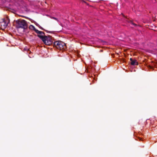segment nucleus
Instances as JSON below:
<instances>
[{
	"label": "nucleus",
	"instance_id": "nucleus-10",
	"mask_svg": "<svg viewBox=\"0 0 157 157\" xmlns=\"http://www.w3.org/2000/svg\"><path fill=\"white\" fill-rule=\"evenodd\" d=\"M53 18L54 19L57 20V19L54 17H53Z\"/></svg>",
	"mask_w": 157,
	"mask_h": 157
},
{
	"label": "nucleus",
	"instance_id": "nucleus-11",
	"mask_svg": "<svg viewBox=\"0 0 157 157\" xmlns=\"http://www.w3.org/2000/svg\"><path fill=\"white\" fill-rule=\"evenodd\" d=\"M142 140V139L140 138V140Z\"/></svg>",
	"mask_w": 157,
	"mask_h": 157
},
{
	"label": "nucleus",
	"instance_id": "nucleus-9",
	"mask_svg": "<svg viewBox=\"0 0 157 157\" xmlns=\"http://www.w3.org/2000/svg\"><path fill=\"white\" fill-rule=\"evenodd\" d=\"M41 29L42 30H44V31H47V32L48 31H46V30H44L43 28H41Z\"/></svg>",
	"mask_w": 157,
	"mask_h": 157
},
{
	"label": "nucleus",
	"instance_id": "nucleus-4",
	"mask_svg": "<svg viewBox=\"0 0 157 157\" xmlns=\"http://www.w3.org/2000/svg\"><path fill=\"white\" fill-rule=\"evenodd\" d=\"M45 40L42 41L46 45H50L53 44V42L52 37L50 36H45Z\"/></svg>",
	"mask_w": 157,
	"mask_h": 157
},
{
	"label": "nucleus",
	"instance_id": "nucleus-8",
	"mask_svg": "<svg viewBox=\"0 0 157 157\" xmlns=\"http://www.w3.org/2000/svg\"><path fill=\"white\" fill-rule=\"evenodd\" d=\"M130 23H131L132 24V25H136L135 24L133 23L132 21H130Z\"/></svg>",
	"mask_w": 157,
	"mask_h": 157
},
{
	"label": "nucleus",
	"instance_id": "nucleus-3",
	"mask_svg": "<svg viewBox=\"0 0 157 157\" xmlns=\"http://www.w3.org/2000/svg\"><path fill=\"white\" fill-rule=\"evenodd\" d=\"M10 22L9 19L7 17L1 20V29L4 30Z\"/></svg>",
	"mask_w": 157,
	"mask_h": 157
},
{
	"label": "nucleus",
	"instance_id": "nucleus-5",
	"mask_svg": "<svg viewBox=\"0 0 157 157\" xmlns=\"http://www.w3.org/2000/svg\"><path fill=\"white\" fill-rule=\"evenodd\" d=\"M39 32L36 33L38 34L37 36L41 39L42 41L45 40V33L44 32L39 31Z\"/></svg>",
	"mask_w": 157,
	"mask_h": 157
},
{
	"label": "nucleus",
	"instance_id": "nucleus-7",
	"mask_svg": "<svg viewBox=\"0 0 157 157\" xmlns=\"http://www.w3.org/2000/svg\"><path fill=\"white\" fill-rule=\"evenodd\" d=\"M30 29H33L36 33L39 32V30L36 29L35 27L32 25H31L30 26Z\"/></svg>",
	"mask_w": 157,
	"mask_h": 157
},
{
	"label": "nucleus",
	"instance_id": "nucleus-1",
	"mask_svg": "<svg viewBox=\"0 0 157 157\" xmlns=\"http://www.w3.org/2000/svg\"><path fill=\"white\" fill-rule=\"evenodd\" d=\"M17 24V27L18 28H22L24 29H26L27 27V22L24 20H18L16 21Z\"/></svg>",
	"mask_w": 157,
	"mask_h": 157
},
{
	"label": "nucleus",
	"instance_id": "nucleus-6",
	"mask_svg": "<svg viewBox=\"0 0 157 157\" xmlns=\"http://www.w3.org/2000/svg\"><path fill=\"white\" fill-rule=\"evenodd\" d=\"M130 61H131V64L132 65H138V62L137 61L136 59L133 60V59L131 58L130 59Z\"/></svg>",
	"mask_w": 157,
	"mask_h": 157
},
{
	"label": "nucleus",
	"instance_id": "nucleus-2",
	"mask_svg": "<svg viewBox=\"0 0 157 157\" xmlns=\"http://www.w3.org/2000/svg\"><path fill=\"white\" fill-rule=\"evenodd\" d=\"M53 45L54 46L56 47L57 48L60 50H65L66 48V45L65 44L60 41L54 42Z\"/></svg>",
	"mask_w": 157,
	"mask_h": 157
}]
</instances>
